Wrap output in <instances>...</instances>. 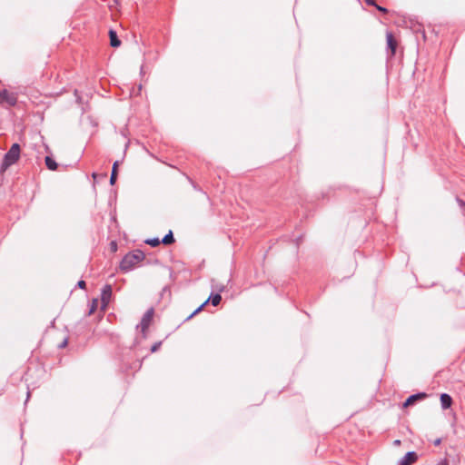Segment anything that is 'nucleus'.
I'll return each mask as SVG.
<instances>
[{"instance_id": "21", "label": "nucleus", "mask_w": 465, "mask_h": 465, "mask_svg": "<svg viewBox=\"0 0 465 465\" xmlns=\"http://www.w3.org/2000/svg\"><path fill=\"white\" fill-rule=\"evenodd\" d=\"M365 2H366V4H367L368 5H373V6H376V5H377V4H376L375 0H365Z\"/></svg>"}, {"instance_id": "28", "label": "nucleus", "mask_w": 465, "mask_h": 465, "mask_svg": "<svg viewBox=\"0 0 465 465\" xmlns=\"http://www.w3.org/2000/svg\"><path fill=\"white\" fill-rule=\"evenodd\" d=\"M112 248H116V243L115 242H112Z\"/></svg>"}, {"instance_id": "20", "label": "nucleus", "mask_w": 465, "mask_h": 465, "mask_svg": "<svg viewBox=\"0 0 465 465\" xmlns=\"http://www.w3.org/2000/svg\"><path fill=\"white\" fill-rule=\"evenodd\" d=\"M375 7H376L380 12H381V13H383V14L388 13L387 8H385V7L380 6V5H377Z\"/></svg>"}, {"instance_id": "16", "label": "nucleus", "mask_w": 465, "mask_h": 465, "mask_svg": "<svg viewBox=\"0 0 465 465\" xmlns=\"http://www.w3.org/2000/svg\"><path fill=\"white\" fill-rule=\"evenodd\" d=\"M97 306H98V300L97 299H94L89 306V311H88V313L87 315H92L97 309Z\"/></svg>"}, {"instance_id": "1", "label": "nucleus", "mask_w": 465, "mask_h": 465, "mask_svg": "<svg viewBox=\"0 0 465 465\" xmlns=\"http://www.w3.org/2000/svg\"><path fill=\"white\" fill-rule=\"evenodd\" d=\"M145 255L141 250L130 252L124 256L120 262V270L127 272L134 269V265L142 262Z\"/></svg>"}, {"instance_id": "12", "label": "nucleus", "mask_w": 465, "mask_h": 465, "mask_svg": "<svg viewBox=\"0 0 465 465\" xmlns=\"http://www.w3.org/2000/svg\"><path fill=\"white\" fill-rule=\"evenodd\" d=\"M118 166L119 162L115 161L112 167L111 176H110V184L114 185L116 183L117 176H118Z\"/></svg>"}, {"instance_id": "17", "label": "nucleus", "mask_w": 465, "mask_h": 465, "mask_svg": "<svg viewBox=\"0 0 465 465\" xmlns=\"http://www.w3.org/2000/svg\"><path fill=\"white\" fill-rule=\"evenodd\" d=\"M208 302V300H206L203 304H201L196 310H194L188 317L186 320H190L192 319L193 316H195L197 313H199L203 308L207 304Z\"/></svg>"}, {"instance_id": "13", "label": "nucleus", "mask_w": 465, "mask_h": 465, "mask_svg": "<svg viewBox=\"0 0 465 465\" xmlns=\"http://www.w3.org/2000/svg\"><path fill=\"white\" fill-rule=\"evenodd\" d=\"M45 162L46 167L51 171H55L58 167L57 163L51 156H45Z\"/></svg>"}, {"instance_id": "5", "label": "nucleus", "mask_w": 465, "mask_h": 465, "mask_svg": "<svg viewBox=\"0 0 465 465\" xmlns=\"http://www.w3.org/2000/svg\"><path fill=\"white\" fill-rule=\"evenodd\" d=\"M113 294L112 286L110 284H105L101 292V303L102 310H105L108 306Z\"/></svg>"}, {"instance_id": "6", "label": "nucleus", "mask_w": 465, "mask_h": 465, "mask_svg": "<svg viewBox=\"0 0 465 465\" xmlns=\"http://www.w3.org/2000/svg\"><path fill=\"white\" fill-rule=\"evenodd\" d=\"M427 397L426 392H418L412 395H410L403 403V407L407 408L409 406L414 405L417 401L424 400Z\"/></svg>"}, {"instance_id": "7", "label": "nucleus", "mask_w": 465, "mask_h": 465, "mask_svg": "<svg viewBox=\"0 0 465 465\" xmlns=\"http://www.w3.org/2000/svg\"><path fill=\"white\" fill-rule=\"evenodd\" d=\"M417 460L418 454L415 451H409L398 461L397 465H411Z\"/></svg>"}, {"instance_id": "19", "label": "nucleus", "mask_w": 465, "mask_h": 465, "mask_svg": "<svg viewBox=\"0 0 465 465\" xmlns=\"http://www.w3.org/2000/svg\"><path fill=\"white\" fill-rule=\"evenodd\" d=\"M77 287H79L80 289H85V287H86V282H85L84 280H80V281L77 282Z\"/></svg>"}, {"instance_id": "24", "label": "nucleus", "mask_w": 465, "mask_h": 465, "mask_svg": "<svg viewBox=\"0 0 465 465\" xmlns=\"http://www.w3.org/2000/svg\"><path fill=\"white\" fill-rule=\"evenodd\" d=\"M440 442H441V440H440V439H436V440L433 441V444H434L435 446H438V445H440Z\"/></svg>"}, {"instance_id": "15", "label": "nucleus", "mask_w": 465, "mask_h": 465, "mask_svg": "<svg viewBox=\"0 0 465 465\" xmlns=\"http://www.w3.org/2000/svg\"><path fill=\"white\" fill-rule=\"evenodd\" d=\"M146 244L152 246V247H156L158 246L161 242V240L157 237H154V238H150V239H147L145 240L144 242Z\"/></svg>"}, {"instance_id": "23", "label": "nucleus", "mask_w": 465, "mask_h": 465, "mask_svg": "<svg viewBox=\"0 0 465 465\" xmlns=\"http://www.w3.org/2000/svg\"><path fill=\"white\" fill-rule=\"evenodd\" d=\"M67 345V339L64 340V341L59 345V348H64Z\"/></svg>"}, {"instance_id": "18", "label": "nucleus", "mask_w": 465, "mask_h": 465, "mask_svg": "<svg viewBox=\"0 0 465 465\" xmlns=\"http://www.w3.org/2000/svg\"><path fill=\"white\" fill-rule=\"evenodd\" d=\"M161 345H162V341L155 342L151 347V352H156L160 349Z\"/></svg>"}, {"instance_id": "11", "label": "nucleus", "mask_w": 465, "mask_h": 465, "mask_svg": "<svg viewBox=\"0 0 465 465\" xmlns=\"http://www.w3.org/2000/svg\"><path fill=\"white\" fill-rule=\"evenodd\" d=\"M109 38H110V45L113 47H119L121 45V41L118 38V35L114 30L109 31Z\"/></svg>"}, {"instance_id": "4", "label": "nucleus", "mask_w": 465, "mask_h": 465, "mask_svg": "<svg viewBox=\"0 0 465 465\" xmlns=\"http://www.w3.org/2000/svg\"><path fill=\"white\" fill-rule=\"evenodd\" d=\"M153 313H154L153 308L148 309L145 312V313L143 314V316L142 317L140 323L136 326V328H141V331L143 333H145L147 329L149 328L151 322L153 320Z\"/></svg>"}, {"instance_id": "3", "label": "nucleus", "mask_w": 465, "mask_h": 465, "mask_svg": "<svg viewBox=\"0 0 465 465\" xmlns=\"http://www.w3.org/2000/svg\"><path fill=\"white\" fill-rule=\"evenodd\" d=\"M17 103V96L14 93L8 92L6 89L0 91V104H6L9 106H15Z\"/></svg>"}, {"instance_id": "9", "label": "nucleus", "mask_w": 465, "mask_h": 465, "mask_svg": "<svg viewBox=\"0 0 465 465\" xmlns=\"http://www.w3.org/2000/svg\"><path fill=\"white\" fill-rule=\"evenodd\" d=\"M216 290L219 292H216V293H212L208 299V302L211 301V303L213 306H217L220 304L221 301H222V296L220 294L221 292H223L224 290V286L223 285H221L219 287H216Z\"/></svg>"}, {"instance_id": "14", "label": "nucleus", "mask_w": 465, "mask_h": 465, "mask_svg": "<svg viewBox=\"0 0 465 465\" xmlns=\"http://www.w3.org/2000/svg\"><path fill=\"white\" fill-rule=\"evenodd\" d=\"M174 236L172 231H169L167 234L163 236V238L161 240V242L164 245H169L174 242Z\"/></svg>"}, {"instance_id": "10", "label": "nucleus", "mask_w": 465, "mask_h": 465, "mask_svg": "<svg viewBox=\"0 0 465 465\" xmlns=\"http://www.w3.org/2000/svg\"><path fill=\"white\" fill-rule=\"evenodd\" d=\"M440 400L441 408L443 410H447V409L450 408L452 405V402H453L451 396L449 395L448 393H441Z\"/></svg>"}, {"instance_id": "27", "label": "nucleus", "mask_w": 465, "mask_h": 465, "mask_svg": "<svg viewBox=\"0 0 465 465\" xmlns=\"http://www.w3.org/2000/svg\"><path fill=\"white\" fill-rule=\"evenodd\" d=\"M29 397H30V391L28 390V391H27V398H26V401L29 399Z\"/></svg>"}, {"instance_id": "25", "label": "nucleus", "mask_w": 465, "mask_h": 465, "mask_svg": "<svg viewBox=\"0 0 465 465\" xmlns=\"http://www.w3.org/2000/svg\"><path fill=\"white\" fill-rule=\"evenodd\" d=\"M436 465H448V462H447V460H442Z\"/></svg>"}, {"instance_id": "29", "label": "nucleus", "mask_w": 465, "mask_h": 465, "mask_svg": "<svg viewBox=\"0 0 465 465\" xmlns=\"http://www.w3.org/2000/svg\"><path fill=\"white\" fill-rule=\"evenodd\" d=\"M112 248H116V243L115 242H112Z\"/></svg>"}, {"instance_id": "22", "label": "nucleus", "mask_w": 465, "mask_h": 465, "mask_svg": "<svg viewBox=\"0 0 465 465\" xmlns=\"http://www.w3.org/2000/svg\"><path fill=\"white\" fill-rule=\"evenodd\" d=\"M457 202L460 207L465 209V202L463 200L457 198Z\"/></svg>"}, {"instance_id": "2", "label": "nucleus", "mask_w": 465, "mask_h": 465, "mask_svg": "<svg viewBox=\"0 0 465 465\" xmlns=\"http://www.w3.org/2000/svg\"><path fill=\"white\" fill-rule=\"evenodd\" d=\"M20 145L16 143H13L4 156L3 167L7 168L15 164L20 157Z\"/></svg>"}, {"instance_id": "8", "label": "nucleus", "mask_w": 465, "mask_h": 465, "mask_svg": "<svg viewBox=\"0 0 465 465\" xmlns=\"http://www.w3.org/2000/svg\"><path fill=\"white\" fill-rule=\"evenodd\" d=\"M386 40H387V47L391 51V55H394L397 49V41L394 38L393 35L390 32L386 35Z\"/></svg>"}, {"instance_id": "26", "label": "nucleus", "mask_w": 465, "mask_h": 465, "mask_svg": "<svg viewBox=\"0 0 465 465\" xmlns=\"http://www.w3.org/2000/svg\"><path fill=\"white\" fill-rule=\"evenodd\" d=\"M400 443H401V440H396L394 441V444H395V445H399Z\"/></svg>"}]
</instances>
